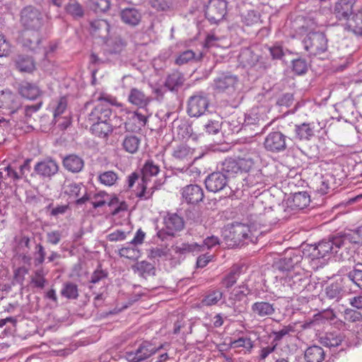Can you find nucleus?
I'll list each match as a JSON object with an SVG mask.
<instances>
[{
  "label": "nucleus",
  "mask_w": 362,
  "mask_h": 362,
  "mask_svg": "<svg viewBox=\"0 0 362 362\" xmlns=\"http://www.w3.org/2000/svg\"><path fill=\"white\" fill-rule=\"evenodd\" d=\"M342 240L333 236L328 240H322L317 244L306 245L303 247V254L312 259L324 258L331 254L337 253L338 249L341 248Z\"/></svg>",
  "instance_id": "nucleus-1"
},
{
  "label": "nucleus",
  "mask_w": 362,
  "mask_h": 362,
  "mask_svg": "<svg viewBox=\"0 0 362 362\" xmlns=\"http://www.w3.org/2000/svg\"><path fill=\"white\" fill-rule=\"evenodd\" d=\"M224 240L228 247H238L248 242L255 243L248 226L241 223H233L224 231Z\"/></svg>",
  "instance_id": "nucleus-2"
},
{
  "label": "nucleus",
  "mask_w": 362,
  "mask_h": 362,
  "mask_svg": "<svg viewBox=\"0 0 362 362\" xmlns=\"http://www.w3.org/2000/svg\"><path fill=\"white\" fill-rule=\"evenodd\" d=\"M20 23L27 30L40 31L45 24L43 13L33 6H27L20 13Z\"/></svg>",
  "instance_id": "nucleus-3"
},
{
  "label": "nucleus",
  "mask_w": 362,
  "mask_h": 362,
  "mask_svg": "<svg viewBox=\"0 0 362 362\" xmlns=\"http://www.w3.org/2000/svg\"><path fill=\"white\" fill-rule=\"evenodd\" d=\"M169 346L168 344H160L156 346L148 341L141 343L134 351L126 353V358L128 362H142L155 354L162 349Z\"/></svg>",
  "instance_id": "nucleus-4"
},
{
  "label": "nucleus",
  "mask_w": 362,
  "mask_h": 362,
  "mask_svg": "<svg viewBox=\"0 0 362 362\" xmlns=\"http://www.w3.org/2000/svg\"><path fill=\"white\" fill-rule=\"evenodd\" d=\"M205 186L211 192H225V197H232L234 191L228 185L227 177L221 172H214L205 179Z\"/></svg>",
  "instance_id": "nucleus-5"
},
{
  "label": "nucleus",
  "mask_w": 362,
  "mask_h": 362,
  "mask_svg": "<svg viewBox=\"0 0 362 362\" xmlns=\"http://www.w3.org/2000/svg\"><path fill=\"white\" fill-rule=\"evenodd\" d=\"M305 49L311 55L320 54L327 49V39L324 33L310 32L303 40Z\"/></svg>",
  "instance_id": "nucleus-6"
},
{
  "label": "nucleus",
  "mask_w": 362,
  "mask_h": 362,
  "mask_svg": "<svg viewBox=\"0 0 362 362\" xmlns=\"http://www.w3.org/2000/svg\"><path fill=\"white\" fill-rule=\"evenodd\" d=\"M164 228L157 233L158 237L164 240L168 237H173L184 228L183 218L177 214H168L164 218Z\"/></svg>",
  "instance_id": "nucleus-7"
},
{
  "label": "nucleus",
  "mask_w": 362,
  "mask_h": 362,
  "mask_svg": "<svg viewBox=\"0 0 362 362\" xmlns=\"http://www.w3.org/2000/svg\"><path fill=\"white\" fill-rule=\"evenodd\" d=\"M302 260L303 256L300 251L287 252L276 263V268L282 272V275L288 274V273L301 269L299 264Z\"/></svg>",
  "instance_id": "nucleus-8"
},
{
  "label": "nucleus",
  "mask_w": 362,
  "mask_h": 362,
  "mask_svg": "<svg viewBox=\"0 0 362 362\" xmlns=\"http://www.w3.org/2000/svg\"><path fill=\"white\" fill-rule=\"evenodd\" d=\"M335 178L330 173H315L310 182V187L320 194H329L335 188Z\"/></svg>",
  "instance_id": "nucleus-9"
},
{
  "label": "nucleus",
  "mask_w": 362,
  "mask_h": 362,
  "mask_svg": "<svg viewBox=\"0 0 362 362\" xmlns=\"http://www.w3.org/2000/svg\"><path fill=\"white\" fill-rule=\"evenodd\" d=\"M112 111L110 105L107 101L100 97L97 103L94 105L91 111L88 115V121L90 123L96 122L111 121Z\"/></svg>",
  "instance_id": "nucleus-10"
},
{
  "label": "nucleus",
  "mask_w": 362,
  "mask_h": 362,
  "mask_svg": "<svg viewBox=\"0 0 362 362\" xmlns=\"http://www.w3.org/2000/svg\"><path fill=\"white\" fill-rule=\"evenodd\" d=\"M209 105L206 94L199 92L189 98L187 112L190 117H199L205 113Z\"/></svg>",
  "instance_id": "nucleus-11"
},
{
  "label": "nucleus",
  "mask_w": 362,
  "mask_h": 362,
  "mask_svg": "<svg viewBox=\"0 0 362 362\" xmlns=\"http://www.w3.org/2000/svg\"><path fill=\"white\" fill-rule=\"evenodd\" d=\"M252 165V160H222L218 168L226 173L233 175L247 173Z\"/></svg>",
  "instance_id": "nucleus-12"
},
{
  "label": "nucleus",
  "mask_w": 362,
  "mask_h": 362,
  "mask_svg": "<svg viewBox=\"0 0 362 362\" xmlns=\"http://www.w3.org/2000/svg\"><path fill=\"white\" fill-rule=\"evenodd\" d=\"M226 8L225 0H211L206 6L205 16L211 23H217L226 14Z\"/></svg>",
  "instance_id": "nucleus-13"
},
{
  "label": "nucleus",
  "mask_w": 362,
  "mask_h": 362,
  "mask_svg": "<svg viewBox=\"0 0 362 362\" xmlns=\"http://www.w3.org/2000/svg\"><path fill=\"white\" fill-rule=\"evenodd\" d=\"M239 79L230 72L222 73L214 81V88L218 92L232 93L238 85Z\"/></svg>",
  "instance_id": "nucleus-14"
},
{
  "label": "nucleus",
  "mask_w": 362,
  "mask_h": 362,
  "mask_svg": "<svg viewBox=\"0 0 362 362\" xmlns=\"http://www.w3.org/2000/svg\"><path fill=\"white\" fill-rule=\"evenodd\" d=\"M217 150L218 148L208 149L206 152H204L202 149L192 148L187 144H181L174 149L173 156L175 158H184L192 156L194 158H202L205 156H213L212 153H215Z\"/></svg>",
  "instance_id": "nucleus-15"
},
{
  "label": "nucleus",
  "mask_w": 362,
  "mask_h": 362,
  "mask_svg": "<svg viewBox=\"0 0 362 362\" xmlns=\"http://www.w3.org/2000/svg\"><path fill=\"white\" fill-rule=\"evenodd\" d=\"M356 0H337L334 6V15L339 21H348L354 13Z\"/></svg>",
  "instance_id": "nucleus-16"
},
{
  "label": "nucleus",
  "mask_w": 362,
  "mask_h": 362,
  "mask_svg": "<svg viewBox=\"0 0 362 362\" xmlns=\"http://www.w3.org/2000/svg\"><path fill=\"white\" fill-rule=\"evenodd\" d=\"M264 147L272 152H279L286 149V136L280 132H271L266 137Z\"/></svg>",
  "instance_id": "nucleus-17"
},
{
  "label": "nucleus",
  "mask_w": 362,
  "mask_h": 362,
  "mask_svg": "<svg viewBox=\"0 0 362 362\" xmlns=\"http://www.w3.org/2000/svg\"><path fill=\"white\" fill-rule=\"evenodd\" d=\"M19 41L22 46L28 50L36 52L40 48L42 37L40 31L31 33L26 30L22 32Z\"/></svg>",
  "instance_id": "nucleus-18"
},
{
  "label": "nucleus",
  "mask_w": 362,
  "mask_h": 362,
  "mask_svg": "<svg viewBox=\"0 0 362 362\" xmlns=\"http://www.w3.org/2000/svg\"><path fill=\"white\" fill-rule=\"evenodd\" d=\"M182 196L188 204H195L204 197L202 188L197 185H189L182 189Z\"/></svg>",
  "instance_id": "nucleus-19"
},
{
  "label": "nucleus",
  "mask_w": 362,
  "mask_h": 362,
  "mask_svg": "<svg viewBox=\"0 0 362 362\" xmlns=\"http://www.w3.org/2000/svg\"><path fill=\"white\" fill-rule=\"evenodd\" d=\"M18 93L20 95L29 100H35L42 94V91L36 83L22 81L18 85Z\"/></svg>",
  "instance_id": "nucleus-20"
},
{
  "label": "nucleus",
  "mask_w": 362,
  "mask_h": 362,
  "mask_svg": "<svg viewBox=\"0 0 362 362\" xmlns=\"http://www.w3.org/2000/svg\"><path fill=\"white\" fill-rule=\"evenodd\" d=\"M128 101L136 107H145L149 104L151 98L141 89L132 88L128 95Z\"/></svg>",
  "instance_id": "nucleus-21"
},
{
  "label": "nucleus",
  "mask_w": 362,
  "mask_h": 362,
  "mask_svg": "<svg viewBox=\"0 0 362 362\" xmlns=\"http://www.w3.org/2000/svg\"><path fill=\"white\" fill-rule=\"evenodd\" d=\"M303 269H300L288 274L281 276V279L284 285L289 286L293 290L298 291L303 286L302 281L303 280L302 273Z\"/></svg>",
  "instance_id": "nucleus-22"
},
{
  "label": "nucleus",
  "mask_w": 362,
  "mask_h": 362,
  "mask_svg": "<svg viewBox=\"0 0 362 362\" xmlns=\"http://www.w3.org/2000/svg\"><path fill=\"white\" fill-rule=\"evenodd\" d=\"M35 172L42 177H51L58 171V165L54 160H42L35 166Z\"/></svg>",
  "instance_id": "nucleus-23"
},
{
  "label": "nucleus",
  "mask_w": 362,
  "mask_h": 362,
  "mask_svg": "<svg viewBox=\"0 0 362 362\" xmlns=\"http://www.w3.org/2000/svg\"><path fill=\"white\" fill-rule=\"evenodd\" d=\"M295 138L299 140H310L315 136L313 123L303 122L294 126Z\"/></svg>",
  "instance_id": "nucleus-24"
},
{
  "label": "nucleus",
  "mask_w": 362,
  "mask_h": 362,
  "mask_svg": "<svg viewBox=\"0 0 362 362\" xmlns=\"http://www.w3.org/2000/svg\"><path fill=\"white\" fill-rule=\"evenodd\" d=\"M251 310L255 316L264 317L275 313L274 304L265 301H258L252 305Z\"/></svg>",
  "instance_id": "nucleus-25"
},
{
  "label": "nucleus",
  "mask_w": 362,
  "mask_h": 362,
  "mask_svg": "<svg viewBox=\"0 0 362 362\" xmlns=\"http://www.w3.org/2000/svg\"><path fill=\"white\" fill-rule=\"evenodd\" d=\"M90 25L92 34L103 38L107 36L110 26L107 21L97 19L91 21Z\"/></svg>",
  "instance_id": "nucleus-26"
},
{
  "label": "nucleus",
  "mask_w": 362,
  "mask_h": 362,
  "mask_svg": "<svg viewBox=\"0 0 362 362\" xmlns=\"http://www.w3.org/2000/svg\"><path fill=\"white\" fill-rule=\"evenodd\" d=\"M92 133L100 138H106L113 130L110 121L92 122Z\"/></svg>",
  "instance_id": "nucleus-27"
},
{
  "label": "nucleus",
  "mask_w": 362,
  "mask_h": 362,
  "mask_svg": "<svg viewBox=\"0 0 362 362\" xmlns=\"http://www.w3.org/2000/svg\"><path fill=\"white\" fill-rule=\"evenodd\" d=\"M121 18L124 23L136 25L141 21L140 12L134 8H126L121 11Z\"/></svg>",
  "instance_id": "nucleus-28"
},
{
  "label": "nucleus",
  "mask_w": 362,
  "mask_h": 362,
  "mask_svg": "<svg viewBox=\"0 0 362 362\" xmlns=\"http://www.w3.org/2000/svg\"><path fill=\"white\" fill-rule=\"evenodd\" d=\"M344 336L339 332H327L320 339V343L327 347H337L341 344Z\"/></svg>",
  "instance_id": "nucleus-29"
},
{
  "label": "nucleus",
  "mask_w": 362,
  "mask_h": 362,
  "mask_svg": "<svg viewBox=\"0 0 362 362\" xmlns=\"http://www.w3.org/2000/svg\"><path fill=\"white\" fill-rule=\"evenodd\" d=\"M325 292L329 299L338 301L341 298L344 293L341 281H336L327 285Z\"/></svg>",
  "instance_id": "nucleus-30"
},
{
  "label": "nucleus",
  "mask_w": 362,
  "mask_h": 362,
  "mask_svg": "<svg viewBox=\"0 0 362 362\" xmlns=\"http://www.w3.org/2000/svg\"><path fill=\"white\" fill-rule=\"evenodd\" d=\"M325 358L324 350L318 346L308 347L305 351L306 362H322Z\"/></svg>",
  "instance_id": "nucleus-31"
},
{
  "label": "nucleus",
  "mask_w": 362,
  "mask_h": 362,
  "mask_svg": "<svg viewBox=\"0 0 362 362\" xmlns=\"http://www.w3.org/2000/svg\"><path fill=\"white\" fill-rule=\"evenodd\" d=\"M200 247L199 244L197 243H180L173 245L172 248L176 254L186 255L200 252Z\"/></svg>",
  "instance_id": "nucleus-32"
},
{
  "label": "nucleus",
  "mask_w": 362,
  "mask_h": 362,
  "mask_svg": "<svg viewBox=\"0 0 362 362\" xmlns=\"http://www.w3.org/2000/svg\"><path fill=\"white\" fill-rule=\"evenodd\" d=\"M184 81L183 75L178 71H175L168 75L165 82V86L171 91L177 90L182 86Z\"/></svg>",
  "instance_id": "nucleus-33"
},
{
  "label": "nucleus",
  "mask_w": 362,
  "mask_h": 362,
  "mask_svg": "<svg viewBox=\"0 0 362 362\" xmlns=\"http://www.w3.org/2000/svg\"><path fill=\"white\" fill-rule=\"evenodd\" d=\"M259 55L250 49L243 50L239 55V60L245 67H254L259 61Z\"/></svg>",
  "instance_id": "nucleus-34"
},
{
  "label": "nucleus",
  "mask_w": 362,
  "mask_h": 362,
  "mask_svg": "<svg viewBox=\"0 0 362 362\" xmlns=\"http://www.w3.org/2000/svg\"><path fill=\"white\" fill-rule=\"evenodd\" d=\"M16 66L21 72H31L35 69V64L33 59L24 55L18 57L16 61Z\"/></svg>",
  "instance_id": "nucleus-35"
},
{
  "label": "nucleus",
  "mask_w": 362,
  "mask_h": 362,
  "mask_svg": "<svg viewBox=\"0 0 362 362\" xmlns=\"http://www.w3.org/2000/svg\"><path fill=\"white\" fill-rule=\"evenodd\" d=\"M132 122L133 123H136L138 124L136 127L140 129L141 127H144L146 125L147 122V117L139 112H134L132 114L129 120L125 122V128L128 131L134 132L136 130V128H133L130 126Z\"/></svg>",
  "instance_id": "nucleus-36"
},
{
  "label": "nucleus",
  "mask_w": 362,
  "mask_h": 362,
  "mask_svg": "<svg viewBox=\"0 0 362 362\" xmlns=\"http://www.w3.org/2000/svg\"><path fill=\"white\" fill-rule=\"evenodd\" d=\"M66 13L74 18H81L84 16L83 6L76 1H70L65 6Z\"/></svg>",
  "instance_id": "nucleus-37"
},
{
  "label": "nucleus",
  "mask_w": 362,
  "mask_h": 362,
  "mask_svg": "<svg viewBox=\"0 0 362 362\" xmlns=\"http://www.w3.org/2000/svg\"><path fill=\"white\" fill-rule=\"evenodd\" d=\"M177 134L179 139H188L192 138L195 141L197 139V136L192 132V127L187 122H182L179 124L176 129Z\"/></svg>",
  "instance_id": "nucleus-38"
},
{
  "label": "nucleus",
  "mask_w": 362,
  "mask_h": 362,
  "mask_svg": "<svg viewBox=\"0 0 362 362\" xmlns=\"http://www.w3.org/2000/svg\"><path fill=\"white\" fill-rule=\"evenodd\" d=\"M223 298V292L219 289L211 290L204 296L202 303L206 306H211L218 303Z\"/></svg>",
  "instance_id": "nucleus-39"
},
{
  "label": "nucleus",
  "mask_w": 362,
  "mask_h": 362,
  "mask_svg": "<svg viewBox=\"0 0 362 362\" xmlns=\"http://www.w3.org/2000/svg\"><path fill=\"white\" fill-rule=\"evenodd\" d=\"M202 57L201 53L198 56L191 49L184 51L180 53L175 59V64L177 65H183L193 60H199Z\"/></svg>",
  "instance_id": "nucleus-40"
},
{
  "label": "nucleus",
  "mask_w": 362,
  "mask_h": 362,
  "mask_svg": "<svg viewBox=\"0 0 362 362\" xmlns=\"http://www.w3.org/2000/svg\"><path fill=\"white\" fill-rule=\"evenodd\" d=\"M310 202V196L305 192H299L293 194V203L297 209H304L309 205Z\"/></svg>",
  "instance_id": "nucleus-41"
},
{
  "label": "nucleus",
  "mask_w": 362,
  "mask_h": 362,
  "mask_svg": "<svg viewBox=\"0 0 362 362\" xmlns=\"http://www.w3.org/2000/svg\"><path fill=\"white\" fill-rule=\"evenodd\" d=\"M61 295L68 299H76L78 296V286L72 282L64 284Z\"/></svg>",
  "instance_id": "nucleus-42"
},
{
  "label": "nucleus",
  "mask_w": 362,
  "mask_h": 362,
  "mask_svg": "<svg viewBox=\"0 0 362 362\" xmlns=\"http://www.w3.org/2000/svg\"><path fill=\"white\" fill-rule=\"evenodd\" d=\"M337 238H340L342 240L341 247L345 246L347 243H359L361 241L359 233L358 230H351L344 234L337 236Z\"/></svg>",
  "instance_id": "nucleus-43"
},
{
  "label": "nucleus",
  "mask_w": 362,
  "mask_h": 362,
  "mask_svg": "<svg viewBox=\"0 0 362 362\" xmlns=\"http://www.w3.org/2000/svg\"><path fill=\"white\" fill-rule=\"evenodd\" d=\"M45 275L46 272L42 267L36 269L31 278V283L35 287L42 289L47 282Z\"/></svg>",
  "instance_id": "nucleus-44"
},
{
  "label": "nucleus",
  "mask_w": 362,
  "mask_h": 362,
  "mask_svg": "<svg viewBox=\"0 0 362 362\" xmlns=\"http://www.w3.org/2000/svg\"><path fill=\"white\" fill-rule=\"evenodd\" d=\"M120 257H124L130 259H136L140 257V251L136 247L130 243L127 246L121 248L119 251Z\"/></svg>",
  "instance_id": "nucleus-45"
},
{
  "label": "nucleus",
  "mask_w": 362,
  "mask_h": 362,
  "mask_svg": "<svg viewBox=\"0 0 362 362\" xmlns=\"http://www.w3.org/2000/svg\"><path fill=\"white\" fill-rule=\"evenodd\" d=\"M140 144V140L135 136H126L123 141L122 146L124 149L130 153H134L137 151Z\"/></svg>",
  "instance_id": "nucleus-46"
},
{
  "label": "nucleus",
  "mask_w": 362,
  "mask_h": 362,
  "mask_svg": "<svg viewBox=\"0 0 362 362\" xmlns=\"http://www.w3.org/2000/svg\"><path fill=\"white\" fill-rule=\"evenodd\" d=\"M242 22L247 26H251L258 23L260 21V15L259 12L250 10L241 15Z\"/></svg>",
  "instance_id": "nucleus-47"
},
{
  "label": "nucleus",
  "mask_w": 362,
  "mask_h": 362,
  "mask_svg": "<svg viewBox=\"0 0 362 362\" xmlns=\"http://www.w3.org/2000/svg\"><path fill=\"white\" fill-rule=\"evenodd\" d=\"M82 186L81 183L66 181L64 184L63 189L65 194L76 198L78 197L82 189Z\"/></svg>",
  "instance_id": "nucleus-48"
},
{
  "label": "nucleus",
  "mask_w": 362,
  "mask_h": 362,
  "mask_svg": "<svg viewBox=\"0 0 362 362\" xmlns=\"http://www.w3.org/2000/svg\"><path fill=\"white\" fill-rule=\"evenodd\" d=\"M135 268L139 274L145 278L147 276L153 275L155 273V268L153 264L146 261L137 262Z\"/></svg>",
  "instance_id": "nucleus-49"
},
{
  "label": "nucleus",
  "mask_w": 362,
  "mask_h": 362,
  "mask_svg": "<svg viewBox=\"0 0 362 362\" xmlns=\"http://www.w3.org/2000/svg\"><path fill=\"white\" fill-rule=\"evenodd\" d=\"M349 27L358 35L362 36V12L354 15L349 22Z\"/></svg>",
  "instance_id": "nucleus-50"
},
{
  "label": "nucleus",
  "mask_w": 362,
  "mask_h": 362,
  "mask_svg": "<svg viewBox=\"0 0 362 362\" xmlns=\"http://www.w3.org/2000/svg\"><path fill=\"white\" fill-rule=\"evenodd\" d=\"M159 172V167L157 165H154L152 161H147L144 165L142 173L143 176L141 177V182H147V177L156 175Z\"/></svg>",
  "instance_id": "nucleus-51"
},
{
  "label": "nucleus",
  "mask_w": 362,
  "mask_h": 362,
  "mask_svg": "<svg viewBox=\"0 0 362 362\" xmlns=\"http://www.w3.org/2000/svg\"><path fill=\"white\" fill-rule=\"evenodd\" d=\"M30 160H26L23 165H20V171L17 172L14 169V167L8 165L6 167L4 168V170L7 171V175L13 177L15 180H18L21 177L22 175L24 173L25 169H28L29 168V161Z\"/></svg>",
  "instance_id": "nucleus-52"
},
{
  "label": "nucleus",
  "mask_w": 362,
  "mask_h": 362,
  "mask_svg": "<svg viewBox=\"0 0 362 362\" xmlns=\"http://www.w3.org/2000/svg\"><path fill=\"white\" fill-rule=\"evenodd\" d=\"M89 6L95 12H105L110 6L109 0H88Z\"/></svg>",
  "instance_id": "nucleus-53"
},
{
  "label": "nucleus",
  "mask_w": 362,
  "mask_h": 362,
  "mask_svg": "<svg viewBox=\"0 0 362 362\" xmlns=\"http://www.w3.org/2000/svg\"><path fill=\"white\" fill-rule=\"evenodd\" d=\"M230 346L232 348H245L247 351L250 352L253 348V343L249 337H240L236 340L231 341Z\"/></svg>",
  "instance_id": "nucleus-54"
},
{
  "label": "nucleus",
  "mask_w": 362,
  "mask_h": 362,
  "mask_svg": "<svg viewBox=\"0 0 362 362\" xmlns=\"http://www.w3.org/2000/svg\"><path fill=\"white\" fill-rule=\"evenodd\" d=\"M66 169L72 173H78L83 168V160H63Z\"/></svg>",
  "instance_id": "nucleus-55"
},
{
  "label": "nucleus",
  "mask_w": 362,
  "mask_h": 362,
  "mask_svg": "<svg viewBox=\"0 0 362 362\" xmlns=\"http://www.w3.org/2000/svg\"><path fill=\"white\" fill-rule=\"evenodd\" d=\"M141 187V191L136 193V197L142 200H147L150 199L154 192L157 189V187L153 186L148 189H147L146 182H143L139 184Z\"/></svg>",
  "instance_id": "nucleus-56"
},
{
  "label": "nucleus",
  "mask_w": 362,
  "mask_h": 362,
  "mask_svg": "<svg viewBox=\"0 0 362 362\" xmlns=\"http://www.w3.org/2000/svg\"><path fill=\"white\" fill-rule=\"evenodd\" d=\"M293 71L298 75H303L308 71V64L305 59H297L292 61Z\"/></svg>",
  "instance_id": "nucleus-57"
},
{
  "label": "nucleus",
  "mask_w": 362,
  "mask_h": 362,
  "mask_svg": "<svg viewBox=\"0 0 362 362\" xmlns=\"http://www.w3.org/2000/svg\"><path fill=\"white\" fill-rule=\"evenodd\" d=\"M67 107V98L64 96L61 97L57 100V106L54 111V119L55 122L58 121V117L62 115Z\"/></svg>",
  "instance_id": "nucleus-58"
},
{
  "label": "nucleus",
  "mask_w": 362,
  "mask_h": 362,
  "mask_svg": "<svg viewBox=\"0 0 362 362\" xmlns=\"http://www.w3.org/2000/svg\"><path fill=\"white\" fill-rule=\"evenodd\" d=\"M117 175L113 171H107L100 175L99 180L101 183L107 185H113L117 180Z\"/></svg>",
  "instance_id": "nucleus-59"
},
{
  "label": "nucleus",
  "mask_w": 362,
  "mask_h": 362,
  "mask_svg": "<svg viewBox=\"0 0 362 362\" xmlns=\"http://www.w3.org/2000/svg\"><path fill=\"white\" fill-rule=\"evenodd\" d=\"M347 276L350 281L362 289V269L354 268L348 273Z\"/></svg>",
  "instance_id": "nucleus-60"
},
{
  "label": "nucleus",
  "mask_w": 362,
  "mask_h": 362,
  "mask_svg": "<svg viewBox=\"0 0 362 362\" xmlns=\"http://www.w3.org/2000/svg\"><path fill=\"white\" fill-rule=\"evenodd\" d=\"M168 256V249L167 247H153L149 250L148 257L151 259H165Z\"/></svg>",
  "instance_id": "nucleus-61"
},
{
  "label": "nucleus",
  "mask_w": 362,
  "mask_h": 362,
  "mask_svg": "<svg viewBox=\"0 0 362 362\" xmlns=\"http://www.w3.org/2000/svg\"><path fill=\"white\" fill-rule=\"evenodd\" d=\"M344 320L350 322H357L362 320V315L360 312L347 308L344 313Z\"/></svg>",
  "instance_id": "nucleus-62"
},
{
  "label": "nucleus",
  "mask_w": 362,
  "mask_h": 362,
  "mask_svg": "<svg viewBox=\"0 0 362 362\" xmlns=\"http://www.w3.org/2000/svg\"><path fill=\"white\" fill-rule=\"evenodd\" d=\"M239 271L238 269L232 270L222 281V284L227 288L233 286L237 281L239 276Z\"/></svg>",
  "instance_id": "nucleus-63"
},
{
  "label": "nucleus",
  "mask_w": 362,
  "mask_h": 362,
  "mask_svg": "<svg viewBox=\"0 0 362 362\" xmlns=\"http://www.w3.org/2000/svg\"><path fill=\"white\" fill-rule=\"evenodd\" d=\"M34 264L35 266L41 265L45 259L46 252L44 247L41 244L35 245Z\"/></svg>",
  "instance_id": "nucleus-64"
}]
</instances>
